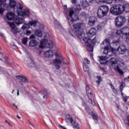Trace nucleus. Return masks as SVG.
Masks as SVG:
<instances>
[{
    "label": "nucleus",
    "mask_w": 129,
    "mask_h": 129,
    "mask_svg": "<svg viewBox=\"0 0 129 129\" xmlns=\"http://www.w3.org/2000/svg\"><path fill=\"white\" fill-rule=\"evenodd\" d=\"M121 94L123 97H124L125 96V95L122 93V91H121Z\"/></svg>",
    "instance_id": "0e129e2a"
},
{
    "label": "nucleus",
    "mask_w": 129,
    "mask_h": 129,
    "mask_svg": "<svg viewBox=\"0 0 129 129\" xmlns=\"http://www.w3.org/2000/svg\"><path fill=\"white\" fill-rule=\"evenodd\" d=\"M74 29H70V33L72 37H79L80 38L83 35V29H85V24L84 23H76L73 25Z\"/></svg>",
    "instance_id": "f257e3e1"
},
{
    "label": "nucleus",
    "mask_w": 129,
    "mask_h": 129,
    "mask_svg": "<svg viewBox=\"0 0 129 129\" xmlns=\"http://www.w3.org/2000/svg\"><path fill=\"white\" fill-rule=\"evenodd\" d=\"M55 56L56 57L53 60V63H54L55 66V69L58 70L61 67L60 64H62V62L63 61H64V58L62 57V56L58 54V53H56Z\"/></svg>",
    "instance_id": "423d86ee"
},
{
    "label": "nucleus",
    "mask_w": 129,
    "mask_h": 129,
    "mask_svg": "<svg viewBox=\"0 0 129 129\" xmlns=\"http://www.w3.org/2000/svg\"><path fill=\"white\" fill-rule=\"evenodd\" d=\"M71 124L73 125V127L75 129H80V125L78 123V122L76 121H74Z\"/></svg>",
    "instance_id": "4be33fe9"
},
{
    "label": "nucleus",
    "mask_w": 129,
    "mask_h": 129,
    "mask_svg": "<svg viewBox=\"0 0 129 129\" xmlns=\"http://www.w3.org/2000/svg\"><path fill=\"white\" fill-rule=\"evenodd\" d=\"M126 22V19L124 16H118L115 19V25L116 27H122Z\"/></svg>",
    "instance_id": "6e6552de"
},
{
    "label": "nucleus",
    "mask_w": 129,
    "mask_h": 129,
    "mask_svg": "<svg viewBox=\"0 0 129 129\" xmlns=\"http://www.w3.org/2000/svg\"><path fill=\"white\" fill-rule=\"evenodd\" d=\"M96 34V30H95V29L92 28L90 29V30L89 31V33H88V36L90 38H91L94 36Z\"/></svg>",
    "instance_id": "f3484780"
},
{
    "label": "nucleus",
    "mask_w": 129,
    "mask_h": 129,
    "mask_svg": "<svg viewBox=\"0 0 129 129\" xmlns=\"http://www.w3.org/2000/svg\"><path fill=\"white\" fill-rule=\"evenodd\" d=\"M126 42H129V35H127L126 38Z\"/></svg>",
    "instance_id": "680f3d73"
},
{
    "label": "nucleus",
    "mask_w": 129,
    "mask_h": 129,
    "mask_svg": "<svg viewBox=\"0 0 129 129\" xmlns=\"http://www.w3.org/2000/svg\"><path fill=\"white\" fill-rule=\"evenodd\" d=\"M120 54H124L125 51H126V47L123 45H119L117 49Z\"/></svg>",
    "instance_id": "2eb2a0df"
},
{
    "label": "nucleus",
    "mask_w": 129,
    "mask_h": 129,
    "mask_svg": "<svg viewBox=\"0 0 129 129\" xmlns=\"http://www.w3.org/2000/svg\"><path fill=\"white\" fill-rule=\"evenodd\" d=\"M96 78H97L98 80L96 81L97 83H98V85L100 84L102 80L101 79V77L100 76H97Z\"/></svg>",
    "instance_id": "ea45409f"
},
{
    "label": "nucleus",
    "mask_w": 129,
    "mask_h": 129,
    "mask_svg": "<svg viewBox=\"0 0 129 129\" xmlns=\"http://www.w3.org/2000/svg\"><path fill=\"white\" fill-rule=\"evenodd\" d=\"M59 127L61 129H65V127L64 126H62L61 125H59Z\"/></svg>",
    "instance_id": "13d9d810"
},
{
    "label": "nucleus",
    "mask_w": 129,
    "mask_h": 129,
    "mask_svg": "<svg viewBox=\"0 0 129 129\" xmlns=\"http://www.w3.org/2000/svg\"><path fill=\"white\" fill-rule=\"evenodd\" d=\"M123 5H116L111 8L110 11L112 15L118 16L123 13Z\"/></svg>",
    "instance_id": "7ed1b4c3"
},
{
    "label": "nucleus",
    "mask_w": 129,
    "mask_h": 129,
    "mask_svg": "<svg viewBox=\"0 0 129 129\" xmlns=\"http://www.w3.org/2000/svg\"><path fill=\"white\" fill-rule=\"evenodd\" d=\"M34 38H35V35H31L30 36V39H34Z\"/></svg>",
    "instance_id": "052dcab7"
},
{
    "label": "nucleus",
    "mask_w": 129,
    "mask_h": 129,
    "mask_svg": "<svg viewBox=\"0 0 129 129\" xmlns=\"http://www.w3.org/2000/svg\"><path fill=\"white\" fill-rule=\"evenodd\" d=\"M44 54L45 57H52V56L54 55L52 50H47L44 52Z\"/></svg>",
    "instance_id": "412c9836"
},
{
    "label": "nucleus",
    "mask_w": 129,
    "mask_h": 129,
    "mask_svg": "<svg viewBox=\"0 0 129 129\" xmlns=\"http://www.w3.org/2000/svg\"><path fill=\"white\" fill-rule=\"evenodd\" d=\"M17 3H16V1L15 0H9V6L10 8H12V9H14L15 7H16Z\"/></svg>",
    "instance_id": "a878e982"
},
{
    "label": "nucleus",
    "mask_w": 129,
    "mask_h": 129,
    "mask_svg": "<svg viewBox=\"0 0 129 129\" xmlns=\"http://www.w3.org/2000/svg\"><path fill=\"white\" fill-rule=\"evenodd\" d=\"M24 22L25 20H24V19L21 18L19 17H16L15 20V23L17 25H21V24H23V23H24Z\"/></svg>",
    "instance_id": "6ab92c4d"
},
{
    "label": "nucleus",
    "mask_w": 129,
    "mask_h": 129,
    "mask_svg": "<svg viewBox=\"0 0 129 129\" xmlns=\"http://www.w3.org/2000/svg\"><path fill=\"white\" fill-rule=\"evenodd\" d=\"M92 116L93 119H94V120H98V116H97V115H96V114H93L92 115Z\"/></svg>",
    "instance_id": "a18cd8bd"
},
{
    "label": "nucleus",
    "mask_w": 129,
    "mask_h": 129,
    "mask_svg": "<svg viewBox=\"0 0 129 129\" xmlns=\"http://www.w3.org/2000/svg\"><path fill=\"white\" fill-rule=\"evenodd\" d=\"M121 34L123 35H127L129 34V27H124L121 29Z\"/></svg>",
    "instance_id": "b1692460"
},
{
    "label": "nucleus",
    "mask_w": 129,
    "mask_h": 129,
    "mask_svg": "<svg viewBox=\"0 0 129 129\" xmlns=\"http://www.w3.org/2000/svg\"><path fill=\"white\" fill-rule=\"evenodd\" d=\"M116 70L117 71V72H118V73H119V74H123V71H122V70L119 68V66H117L116 67Z\"/></svg>",
    "instance_id": "58836bf2"
},
{
    "label": "nucleus",
    "mask_w": 129,
    "mask_h": 129,
    "mask_svg": "<svg viewBox=\"0 0 129 129\" xmlns=\"http://www.w3.org/2000/svg\"><path fill=\"white\" fill-rule=\"evenodd\" d=\"M69 16L71 18V22H75L79 21L78 15L74 14V11L71 9L69 12Z\"/></svg>",
    "instance_id": "9d476101"
},
{
    "label": "nucleus",
    "mask_w": 129,
    "mask_h": 129,
    "mask_svg": "<svg viewBox=\"0 0 129 129\" xmlns=\"http://www.w3.org/2000/svg\"><path fill=\"white\" fill-rule=\"evenodd\" d=\"M6 17L9 21H12L15 19V14L12 12H8L7 14Z\"/></svg>",
    "instance_id": "a211bd4d"
},
{
    "label": "nucleus",
    "mask_w": 129,
    "mask_h": 129,
    "mask_svg": "<svg viewBox=\"0 0 129 129\" xmlns=\"http://www.w3.org/2000/svg\"><path fill=\"white\" fill-rule=\"evenodd\" d=\"M0 36H1V37H2V38L5 37V36L4 35V34H3V33H1V34H0Z\"/></svg>",
    "instance_id": "338daca9"
},
{
    "label": "nucleus",
    "mask_w": 129,
    "mask_h": 129,
    "mask_svg": "<svg viewBox=\"0 0 129 129\" xmlns=\"http://www.w3.org/2000/svg\"><path fill=\"white\" fill-rule=\"evenodd\" d=\"M83 41H84L86 45H88V44H91V42L92 41L91 40V39L89 37H85L83 38Z\"/></svg>",
    "instance_id": "c85d7f7f"
},
{
    "label": "nucleus",
    "mask_w": 129,
    "mask_h": 129,
    "mask_svg": "<svg viewBox=\"0 0 129 129\" xmlns=\"http://www.w3.org/2000/svg\"><path fill=\"white\" fill-rule=\"evenodd\" d=\"M110 64L112 66H113L115 64H117L120 67H123L124 66V61L121 58H111L110 59Z\"/></svg>",
    "instance_id": "0eeeda50"
},
{
    "label": "nucleus",
    "mask_w": 129,
    "mask_h": 129,
    "mask_svg": "<svg viewBox=\"0 0 129 129\" xmlns=\"http://www.w3.org/2000/svg\"><path fill=\"white\" fill-rule=\"evenodd\" d=\"M111 56V55H107L105 56H100V62L101 64H104L105 63V61L106 60V59H108L109 58V56Z\"/></svg>",
    "instance_id": "aec40b11"
},
{
    "label": "nucleus",
    "mask_w": 129,
    "mask_h": 129,
    "mask_svg": "<svg viewBox=\"0 0 129 129\" xmlns=\"http://www.w3.org/2000/svg\"><path fill=\"white\" fill-rule=\"evenodd\" d=\"M23 10V5L22 4H17L16 6V12L19 17L22 18H27L30 15V10L29 9H25L22 12Z\"/></svg>",
    "instance_id": "f03ea898"
},
{
    "label": "nucleus",
    "mask_w": 129,
    "mask_h": 129,
    "mask_svg": "<svg viewBox=\"0 0 129 129\" xmlns=\"http://www.w3.org/2000/svg\"><path fill=\"white\" fill-rule=\"evenodd\" d=\"M72 4H74L75 5V4L77 3V0H72Z\"/></svg>",
    "instance_id": "bf43d9fd"
},
{
    "label": "nucleus",
    "mask_w": 129,
    "mask_h": 129,
    "mask_svg": "<svg viewBox=\"0 0 129 129\" xmlns=\"http://www.w3.org/2000/svg\"><path fill=\"white\" fill-rule=\"evenodd\" d=\"M98 41V36H96L92 40V43L93 45H95V44H96V43H97Z\"/></svg>",
    "instance_id": "e433bc0d"
},
{
    "label": "nucleus",
    "mask_w": 129,
    "mask_h": 129,
    "mask_svg": "<svg viewBox=\"0 0 129 129\" xmlns=\"http://www.w3.org/2000/svg\"><path fill=\"white\" fill-rule=\"evenodd\" d=\"M30 34H31V31H29V30H27L26 31V35H27V36H29V35H30Z\"/></svg>",
    "instance_id": "4d7b16f0"
},
{
    "label": "nucleus",
    "mask_w": 129,
    "mask_h": 129,
    "mask_svg": "<svg viewBox=\"0 0 129 129\" xmlns=\"http://www.w3.org/2000/svg\"><path fill=\"white\" fill-rule=\"evenodd\" d=\"M80 10H81V7L80 5H77V6L75 8V10L76 11V12L77 13H79V11H80Z\"/></svg>",
    "instance_id": "c03bdc74"
},
{
    "label": "nucleus",
    "mask_w": 129,
    "mask_h": 129,
    "mask_svg": "<svg viewBox=\"0 0 129 129\" xmlns=\"http://www.w3.org/2000/svg\"><path fill=\"white\" fill-rule=\"evenodd\" d=\"M87 46V50L89 52H91V54H92V52L93 51V46L91 45V43H89L86 45Z\"/></svg>",
    "instance_id": "cd10ccee"
},
{
    "label": "nucleus",
    "mask_w": 129,
    "mask_h": 129,
    "mask_svg": "<svg viewBox=\"0 0 129 129\" xmlns=\"http://www.w3.org/2000/svg\"><path fill=\"white\" fill-rule=\"evenodd\" d=\"M16 77L18 79H19V80H21L23 83H26V82H28V79H27L25 77L18 76Z\"/></svg>",
    "instance_id": "bb28decb"
},
{
    "label": "nucleus",
    "mask_w": 129,
    "mask_h": 129,
    "mask_svg": "<svg viewBox=\"0 0 129 129\" xmlns=\"http://www.w3.org/2000/svg\"><path fill=\"white\" fill-rule=\"evenodd\" d=\"M54 23L56 26V28H58L59 29L61 33H62V32H64V29L62 28V26H61V24H60V23H59V22H58V21L55 20Z\"/></svg>",
    "instance_id": "5701e85b"
},
{
    "label": "nucleus",
    "mask_w": 129,
    "mask_h": 129,
    "mask_svg": "<svg viewBox=\"0 0 129 129\" xmlns=\"http://www.w3.org/2000/svg\"><path fill=\"white\" fill-rule=\"evenodd\" d=\"M22 42L24 45H26L27 44V42H28V38L27 37H24L22 39Z\"/></svg>",
    "instance_id": "a19ab883"
},
{
    "label": "nucleus",
    "mask_w": 129,
    "mask_h": 129,
    "mask_svg": "<svg viewBox=\"0 0 129 129\" xmlns=\"http://www.w3.org/2000/svg\"><path fill=\"white\" fill-rule=\"evenodd\" d=\"M66 121L68 124H69V123H71L73 122L74 120L73 118H72V116L70 115V114H67L66 116Z\"/></svg>",
    "instance_id": "dca6fc26"
},
{
    "label": "nucleus",
    "mask_w": 129,
    "mask_h": 129,
    "mask_svg": "<svg viewBox=\"0 0 129 129\" xmlns=\"http://www.w3.org/2000/svg\"><path fill=\"white\" fill-rule=\"evenodd\" d=\"M45 47L52 49L55 47V44H54V42H53V41L45 39L40 42L39 47L45 48Z\"/></svg>",
    "instance_id": "39448f33"
},
{
    "label": "nucleus",
    "mask_w": 129,
    "mask_h": 129,
    "mask_svg": "<svg viewBox=\"0 0 129 129\" xmlns=\"http://www.w3.org/2000/svg\"><path fill=\"white\" fill-rule=\"evenodd\" d=\"M113 90L114 91V93H115V94H117V92H116V91H115V90L113 89Z\"/></svg>",
    "instance_id": "774afa93"
},
{
    "label": "nucleus",
    "mask_w": 129,
    "mask_h": 129,
    "mask_svg": "<svg viewBox=\"0 0 129 129\" xmlns=\"http://www.w3.org/2000/svg\"><path fill=\"white\" fill-rule=\"evenodd\" d=\"M61 100L62 103H65V101H64V97H62L61 98Z\"/></svg>",
    "instance_id": "e2e57ef3"
},
{
    "label": "nucleus",
    "mask_w": 129,
    "mask_h": 129,
    "mask_svg": "<svg viewBox=\"0 0 129 129\" xmlns=\"http://www.w3.org/2000/svg\"><path fill=\"white\" fill-rule=\"evenodd\" d=\"M97 28L98 31H101V30H102V27L100 25H98Z\"/></svg>",
    "instance_id": "09e8293b"
},
{
    "label": "nucleus",
    "mask_w": 129,
    "mask_h": 129,
    "mask_svg": "<svg viewBox=\"0 0 129 129\" xmlns=\"http://www.w3.org/2000/svg\"><path fill=\"white\" fill-rule=\"evenodd\" d=\"M7 2V0H0V3H5Z\"/></svg>",
    "instance_id": "69168bd1"
},
{
    "label": "nucleus",
    "mask_w": 129,
    "mask_h": 129,
    "mask_svg": "<svg viewBox=\"0 0 129 129\" xmlns=\"http://www.w3.org/2000/svg\"><path fill=\"white\" fill-rule=\"evenodd\" d=\"M120 33L121 34V30H117L116 32V36H118L119 35H120Z\"/></svg>",
    "instance_id": "3c124183"
},
{
    "label": "nucleus",
    "mask_w": 129,
    "mask_h": 129,
    "mask_svg": "<svg viewBox=\"0 0 129 129\" xmlns=\"http://www.w3.org/2000/svg\"><path fill=\"white\" fill-rule=\"evenodd\" d=\"M112 44L116 45V46H118L119 45V44H120V41L117 40V41H114L112 42Z\"/></svg>",
    "instance_id": "49530a36"
},
{
    "label": "nucleus",
    "mask_w": 129,
    "mask_h": 129,
    "mask_svg": "<svg viewBox=\"0 0 129 129\" xmlns=\"http://www.w3.org/2000/svg\"><path fill=\"white\" fill-rule=\"evenodd\" d=\"M4 12H5V9L3 8H0V15H3Z\"/></svg>",
    "instance_id": "8fccbe9b"
},
{
    "label": "nucleus",
    "mask_w": 129,
    "mask_h": 129,
    "mask_svg": "<svg viewBox=\"0 0 129 129\" xmlns=\"http://www.w3.org/2000/svg\"><path fill=\"white\" fill-rule=\"evenodd\" d=\"M103 46L105 47H108L111 48V46H110V40L108 38L105 39L101 44L102 48H103Z\"/></svg>",
    "instance_id": "ddd939ff"
},
{
    "label": "nucleus",
    "mask_w": 129,
    "mask_h": 129,
    "mask_svg": "<svg viewBox=\"0 0 129 129\" xmlns=\"http://www.w3.org/2000/svg\"><path fill=\"white\" fill-rule=\"evenodd\" d=\"M86 90L87 92V96L89 98V103H91L92 105H95V102L93 101V94L91 93V89L89 88V86H86Z\"/></svg>",
    "instance_id": "1a4fd4ad"
},
{
    "label": "nucleus",
    "mask_w": 129,
    "mask_h": 129,
    "mask_svg": "<svg viewBox=\"0 0 129 129\" xmlns=\"http://www.w3.org/2000/svg\"><path fill=\"white\" fill-rule=\"evenodd\" d=\"M97 22V19L95 18L94 17H92L89 18V25L92 27L95 25V23Z\"/></svg>",
    "instance_id": "4468645a"
},
{
    "label": "nucleus",
    "mask_w": 129,
    "mask_h": 129,
    "mask_svg": "<svg viewBox=\"0 0 129 129\" xmlns=\"http://www.w3.org/2000/svg\"><path fill=\"white\" fill-rule=\"evenodd\" d=\"M123 101H124V102H127V99L125 97H123Z\"/></svg>",
    "instance_id": "6e6d98bb"
},
{
    "label": "nucleus",
    "mask_w": 129,
    "mask_h": 129,
    "mask_svg": "<svg viewBox=\"0 0 129 129\" xmlns=\"http://www.w3.org/2000/svg\"><path fill=\"white\" fill-rule=\"evenodd\" d=\"M8 24L10 25L11 28H12V29H15L16 28L15 24L13 22H8Z\"/></svg>",
    "instance_id": "79ce46f5"
},
{
    "label": "nucleus",
    "mask_w": 129,
    "mask_h": 129,
    "mask_svg": "<svg viewBox=\"0 0 129 129\" xmlns=\"http://www.w3.org/2000/svg\"><path fill=\"white\" fill-rule=\"evenodd\" d=\"M37 23H38V21H33L29 22V24L30 26H32L33 27H36L37 26Z\"/></svg>",
    "instance_id": "72a5a7b5"
},
{
    "label": "nucleus",
    "mask_w": 129,
    "mask_h": 129,
    "mask_svg": "<svg viewBox=\"0 0 129 129\" xmlns=\"http://www.w3.org/2000/svg\"><path fill=\"white\" fill-rule=\"evenodd\" d=\"M109 11V8L107 6H101L98 9L97 16L99 18H102L107 15Z\"/></svg>",
    "instance_id": "20e7f679"
},
{
    "label": "nucleus",
    "mask_w": 129,
    "mask_h": 129,
    "mask_svg": "<svg viewBox=\"0 0 129 129\" xmlns=\"http://www.w3.org/2000/svg\"><path fill=\"white\" fill-rule=\"evenodd\" d=\"M123 89V83H122L120 86V90H121V91H122Z\"/></svg>",
    "instance_id": "603ef678"
},
{
    "label": "nucleus",
    "mask_w": 129,
    "mask_h": 129,
    "mask_svg": "<svg viewBox=\"0 0 129 129\" xmlns=\"http://www.w3.org/2000/svg\"><path fill=\"white\" fill-rule=\"evenodd\" d=\"M96 3L98 4L99 3H103V2H106L107 4H111L112 2H113V0H95Z\"/></svg>",
    "instance_id": "c756f323"
},
{
    "label": "nucleus",
    "mask_w": 129,
    "mask_h": 129,
    "mask_svg": "<svg viewBox=\"0 0 129 129\" xmlns=\"http://www.w3.org/2000/svg\"><path fill=\"white\" fill-rule=\"evenodd\" d=\"M28 65L29 67H35V63L33 60H31V62H28Z\"/></svg>",
    "instance_id": "37998d69"
},
{
    "label": "nucleus",
    "mask_w": 129,
    "mask_h": 129,
    "mask_svg": "<svg viewBox=\"0 0 129 129\" xmlns=\"http://www.w3.org/2000/svg\"><path fill=\"white\" fill-rule=\"evenodd\" d=\"M93 4V0H81V4L84 8L92 6Z\"/></svg>",
    "instance_id": "9b49d317"
},
{
    "label": "nucleus",
    "mask_w": 129,
    "mask_h": 129,
    "mask_svg": "<svg viewBox=\"0 0 129 129\" xmlns=\"http://www.w3.org/2000/svg\"><path fill=\"white\" fill-rule=\"evenodd\" d=\"M41 92H42V96L43 99L47 100L48 97L50 96V92L47 89L43 90Z\"/></svg>",
    "instance_id": "f8f14e48"
},
{
    "label": "nucleus",
    "mask_w": 129,
    "mask_h": 129,
    "mask_svg": "<svg viewBox=\"0 0 129 129\" xmlns=\"http://www.w3.org/2000/svg\"><path fill=\"white\" fill-rule=\"evenodd\" d=\"M29 28H30V25H29V24H24L23 25V26L22 27V30H27V29H28Z\"/></svg>",
    "instance_id": "4c0bfd02"
},
{
    "label": "nucleus",
    "mask_w": 129,
    "mask_h": 129,
    "mask_svg": "<svg viewBox=\"0 0 129 129\" xmlns=\"http://www.w3.org/2000/svg\"><path fill=\"white\" fill-rule=\"evenodd\" d=\"M104 48V51H103V54H105L106 55H107V54H108V52H109V49L111 47H103Z\"/></svg>",
    "instance_id": "f704fd0d"
},
{
    "label": "nucleus",
    "mask_w": 129,
    "mask_h": 129,
    "mask_svg": "<svg viewBox=\"0 0 129 129\" xmlns=\"http://www.w3.org/2000/svg\"><path fill=\"white\" fill-rule=\"evenodd\" d=\"M84 60H85V61H86L87 64H90V61H89V60H88V59H87V58H85L84 59Z\"/></svg>",
    "instance_id": "864d4df0"
},
{
    "label": "nucleus",
    "mask_w": 129,
    "mask_h": 129,
    "mask_svg": "<svg viewBox=\"0 0 129 129\" xmlns=\"http://www.w3.org/2000/svg\"><path fill=\"white\" fill-rule=\"evenodd\" d=\"M81 16H82V17H87V13H86V12H82L81 13Z\"/></svg>",
    "instance_id": "de8ad7c7"
},
{
    "label": "nucleus",
    "mask_w": 129,
    "mask_h": 129,
    "mask_svg": "<svg viewBox=\"0 0 129 129\" xmlns=\"http://www.w3.org/2000/svg\"><path fill=\"white\" fill-rule=\"evenodd\" d=\"M123 12H126V13H129V4H125L124 6H123Z\"/></svg>",
    "instance_id": "2f4dec72"
},
{
    "label": "nucleus",
    "mask_w": 129,
    "mask_h": 129,
    "mask_svg": "<svg viewBox=\"0 0 129 129\" xmlns=\"http://www.w3.org/2000/svg\"><path fill=\"white\" fill-rule=\"evenodd\" d=\"M83 69L85 72H87L88 71H89V67L86 66V63H83Z\"/></svg>",
    "instance_id": "473e14b6"
},
{
    "label": "nucleus",
    "mask_w": 129,
    "mask_h": 129,
    "mask_svg": "<svg viewBox=\"0 0 129 129\" xmlns=\"http://www.w3.org/2000/svg\"><path fill=\"white\" fill-rule=\"evenodd\" d=\"M38 45H39V42L35 40H32L29 42V46H30V47H34Z\"/></svg>",
    "instance_id": "393cba45"
},
{
    "label": "nucleus",
    "mask_w": 129,
    "mask_h": 129,
    "mask_svg": "<svg viewBox=\"0 0 129 129\" xmlns=\"http://www.w3.org/2000/svg\"><path fill=\"white\" fill-rule=\"evenodd\" d=\"M110 86L111 87V88L112 89V90H115V91H116V90H115V88H114V87L113 86V85L111 84H110Z\"/></svg>",
    "instance_id": "5fc2aeb1"
},
{
    "label": "nucleus",
    "mask_w": 129,
    "mask_h": 129,
    "mask_svg": "<svg viewBox=\"0 0 129 129\" xmlns=\"http://www.w3.org/2000/svg\"><path fill=\"white\" fill-rule=\"evenodd\" d=\"M34 34L36 36H37V37H42V32H41V30H35Z\"/></svg>",
    "instance_id": "7c9ffc66"
},
{
    "label": "nucleus",
    "mask_w": 129,
    "mask_h": 129,
    "mask_svg": "<svg viewBox=\"0 0 129 129\" xmlns=\"http://www.w3.org/2000/svg\"><path fill=\"white\" fill-rule=\"evenodd\" d=\"M11 31L13 34H18L19 32H20V30H19V28L16 27L15 28H13L11 29Z\"/></svg>",
    "instance_id": "c9c22d12"
}]
</instances>
